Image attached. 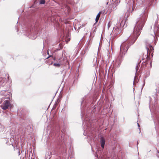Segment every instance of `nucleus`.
<instances>
[{
	"label": "nucleus",
	"instance_id": "nucleus-1",
	"mask_svg": "<svg viewBox=\"0 0 159 159\" xmlns=\"http://www.w3.org/2000/svg\"><path fill=\"white\" fill-rule=\"evenodd\" d=\"M147 17V14L144 12L140 15V17L138 19V20L137 21L134 27L133 33L130 35L131 37L133 38V40L134 41L139 35L140 32L142 30L146 21Z\"/></svg>",
	"mask_w": 159,
	"mask_h": 159
},
{
	"label": "nucleus",
	"instance_id": "nucleus-2",
	"mask_svg": "<svg viewBox=\"0 0 159 159\" xmlns=\"http://www.w3.org/2000/svg\"><path fill=\"white\" fill-rule=\"evenodd\" d=\"M146 48L147 50V56L145 58L146 59L145 60V61H147L148 60V54H149V55L150 52H152L153 50V48L152 46L148 44L146 45Z\"/></svg>",
	"mask_w": 159,
	"mask_h": 159
},
{
	"label": "nucleus",
	"instance_id": "nucleus-3",
	"mask_svg": "<svg viewBox=\"0 0 159 159\" xmlns=\"http://www.w3.org/2000/svg\"><path fill=\"white\" fill-rule=\"evenodd\" d=\"M10 104V103L8 100H5L3 104L1 106V107L2 109L5 110L8 108Z\"/></svg>",
	"mask_w": 159,
	"mask_h": 159
},
{
	"label": "nucleus",
	"instance_id": "nucleus-4",
	"mask_svg": "<svg viewBox=\"0 0 159 159\" xmlns=\"http://www.w3.org/2000/svg\"><path fill=\"white\" fill-rule=\"evenodd\" d=\"M113 33L115 34H117L120 33V31L119 28L117 27H114L112 30Z\"/></svg>",
	"mask_w": 159,
	"mask_h": 159
},
{
	"label": "nucleus",
	"instance_id": "nucleus-5",
	"mask_svg": "<svg viewBox=\"0 0 159 159\" xmlns=\"http://www.w3.org/2000/svg\"><path fill=\"white\" fill-rule=\"evenodd\" d=\"M154 32L155 35H157L159 33V28L157 26H154Z\"/></svg>",
	"mask_w": 159,
	"mask_h": 159
},
{
	"label": "nucleus",
	"instance_id": "nucleus-6",
	"mask_svg": "<svg viewBox=\"0 0 159 159\" xmlns=\"http://www.w3.org/2000/svg\"><path fill=\"white\" fill-rule=\"evenodd\" d=\"M100 142L101 143V146L103 148L105 144V140L104 139L103 137L101 138L100 140Z\"/></svg>",
	"mask_w": 159,
	"mask_h": 159
},
{
	"label": "nucleus",
	"instance_id": "nucleus-7",
	"mask_svg": "<svg viewBox=\"0 0 159 159\" xmlns=\"http://www.w3.org/2000/svg\"><path fill=\"white\" fill-rule=\"evenodd\" d=\"M100 12H99V13L97 15V16H96V19H95V20H96V22H97L99 19V18L100 17Z\"/></svg>",
	"mask_w": 159,
	"mask_h": 159
},
{
	"label": "nucleus",
	"instance_id": "nucleus-8",
	"mask_svg": "<svg viewBox=\"0 0 159 159\" xmlns=\"http://www.w3.org/2000/svg\"><path fill=\"white\" fill-rule=\"evenodd\" d=\"M133 11V6L132 5H131L129 10H128V11L129 12H131L132 11Z\"/></svg>",
	"mask_w": 159,
	"mask_h": 159
},
{
	"label": "nucleus",
	"instance_id": "nucleus-9",
	"mask_svg": "<svg viewBox=\"0 0 159 159\" xmlns=\"http://www.w3.org/2000/svg\"><path fill=\"white\" fill-rule=\"evenodd\" d=\"M45 2V0H40L39 2L40 4H43Z\"/></svg>",
	"mask_w": 159,
	"mask_h": 159
},
{
	"label": "nucleus",
	"instance_id": "nucleus-10",
	"mask_svg": "<svg viewBox=\"0 0 159 159\" xmlns=\"http://www.w3.org/2000/svg\"><path fill=\"white\" fill-rule=\"evenodd\" d=\"M124 45V44H122L121 46H120V53H121V52H123V50H122V48H123V47Z\"/></svg>",
	"mask_w": 159,
	"mask_h": 159
},
{
	"label": "nucleus",
	"instance_id": "nucleus-11",
	"mask_svg": "<svg viewBox=\"0 0 159 159\" xmlns=\"http://www.w3.org/2000/svg\"><path fill=\"white\" fill-rule=\"evenodd\" d=\"M31 159H36V157L35 156V155L34 154V153H33L32 157H31Z\"/></svg>",
	"mask_w": 159,
	"mask_h": 159
},
{
	"label": "nucleus",
	"instance_id": "nucleus-12",
	"mask_svg": "<svg viewBox=\"0 0 159 159\" xmlns=\"http://www.w3.org/2000/svg\"><path fill=\"white\" fill-rule=\"evenodd\" d=\"M111 22H109L108 25H107V28H108V30L109 29V27H110V26H111Z\"/></svg>",
	"mask_w": 159,
	"mask_h": 159
},
{
	"label": "nucleus",
	"instance_id": "nucleus-13",
	"mask_svg": "<svg viewBox=\"0 0 159 159\" xmlns=\"http://www.w3.org/2000/svg\"><path fill=\"white\" fill-rule=\"evenodd\" d=\"M54 66H60V64L59 63H54Z\"/></svg>",
	"mask_w": 159,
	"mask_h": 159
},
{
	"label": "nucleus",
	"instance_id": "nucleus-14",
	"mask_svg": "<svg viewBox=\"0 0 159 159\" xmlns=\"http://www.w3.org/2000/svg\"><path fill=\"white\" fill-rule=\"evenodd\" d=\"M6 92V91H2L1 92V94L2 95H4V94Z\"/></svg>",
	"mask_w": 159,
	"mask_h": 159
},
{
	"label": "nucleus",
	"instance_id": "nucleus-15",
	"mask_svg": "<svg viewBox=\"0 0 159 159\" xmlns=\"http://www.w3.org/2000/svg\"><path fill=\"white\" fill-rule=\"evenodd\" d=\"M139 66V64L138 63L137 64L136 66V71H137L138 70V67Z\"/></svg>",
	"mask_w": 159,
	"mask_h": 159
},
{
	"label": "nucleus",
	"instance_id": "nucleus-16",
	"mask_svg": "<svg viewBox=\"0 0 159 159\" xmlns=\"http://www.w3.org/2000/svg\"><path fill=\"white\" fill-rule=\"evenodd\" d=\"M125 21H124V22H125ZM123 22H124L123 21H122L121 22V23H120V25H122V24H123Z\"/></svg>",
	"mask_w": 159,
	"mask_h": 159
},
{
	"label": "nucleus",
	"instance_id": "nucleus-17",
	"mask_svg": "<svg viewBox=\"0 0 159 159\" xmlns=\"http://www.w3.org/2000/svg\"><path fill=\"white\" fill-rule=\"evenodd\" d=\"M138 126L139 127V125L138 123H137Z\"/></svg>",
	"mask_w": 159,
	"mask_h": 159
},
{
	"label": "nucleus",
	"instance_id": "nucleus-18",
	"mask_svg": "<svg viewBox=\"0 0 159 159\" xmlns=\"http://www.w3.org/2000/svg\"><path fill=\"white\" fill-rule=\"evenodd\" d=\"M1 128L2 129H4L3 127V126H1Z\"/></svg>",
	"mask_w": 159,
	"mask_h": 159
},
{
	"label": "nucleus",
	"instance_id": "nucleus-19",
	"mask_svg": "<svg viewBox=\"0 0 159 159\" xmlns=\"http://www.w3.org/2000/svg\"><path fill=\"white\" fill-rule=\"evenodd\" d=\"M142 60H145V58H143Z\"/></svg>",
	"mask_w": 159,
	"mask_h": 159
},
{
	"label": "nucleus",
	"instance_id": "nucleus-20",
	"mask_svg": "<svg viewBox=\"0 0 159 159\" xmlns=\"http://www.w3.org/2000/svg\"><path fill=\"white\" fill-rule=\"evenodd\" d=\"M153 39H155V38L154 36L153 37Z\"/></svg>",
	"mask_w": 159,
	"mask_h": 159
},
{
	"label": "nucleus",
	"instance_id": "nucleus-21",
	"mask_svg": "<svg viewBox=\"0 0 159 159\" xmlns=\"http://www.w3.org/2000/svg\"><path fill=\"white\" fill-rule=\"evenodd\" d=\"M1 82L0 81V84H1Z\"/></svg>",
	"mask_w": 159,
	"mask_h": 159
},
{
	"label": "nucleus",
	"instance_id": "nucleus-22",
	"mask_svg": "<svg viewBox=\"0 0 159 159\" xmlns=\"http://www.w3.org/2000/svg\"><path fill=\"white\" fill-rule=\"evenodd\" d=\"M48 55L49 54V53H48Z\"/></svg>",
	"mask_w": 159,
	"mask_h": 159
}]
</instances>
